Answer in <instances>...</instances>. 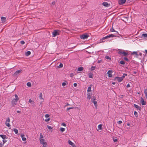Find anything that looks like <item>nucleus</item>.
<instances>
[{
  "label": "nucleus",
  "instance_id": "1",
  "mask_svg": "<svg viewBox=\"0 0 147 147\" xmlns=\"http://www.w3.org/2000/svg\"><path fill=\"white\" fill-rule=\"evenodd\" d=\"M15 98L12 100L11 101V104L13 106L16 105L19 100V98L17 95L15 94Z\"/></svg>",
  "mask_w": 147,
  "mask_h": 147
},
{
  "label": "nucleus",
  "instance_id": "2",
  "mask_svg": "<svg viewBox=\"0 0 147 147\" xmlns=\"http://www.w3.org/2000/svg\"><path fill=\"white\" fill-rule=\"evenodd\" d=\"M39 140L40 142V143L43 144V147H46L47 145V142H45V140L44 138H40L39 139Z\"/></svg>",
  "mask_w": 147,
  "mask_h": 147
},
{
  "label": "nucleus",
  "instance_id": "3",
  "mask_svg": "<svg viewBox=\"0 0 147 147\" xmlns=\"http://www.w3.org/2000/svg\"><path fill=\"white\" fill-rule=\"evenodd\" d=\"M61 32L60 30H55L52 32L53 36L55 37L57 35L59 34Z\"/></svg>",
  "mask_w": 147,
  "mask_h": 147
},
{
  "label": "nucleus",
  "instance_id": "4",
  "mask_svg": "<svg viewBox=\"0 0 147 147\" xmlns=\"http://www.w3.org/2000/svg\"><path fill=\"white\" fill-rule=\"evenodd\" d=\"M88 36H89L88 34H85L80 36V38L82 39H87Z\"/></svg>",
  "mask_w": 147,
  "mask_h": 147
},
{
  "label": "nucleus",
  "instance_id": "5",
  "mask_svg": "<svg viewBox=\"0 0 147 147\" xmlns=\"http://www.w3.org/2000/svg\"><path fill=\"white\" fill-rule=\"evenodd\" d=\"M10 119L9 117L7 118L5 123L6 125L8 127H10V125L9 124Z\"/></svg>",
  "mask_w": 147,
  "mask_h": 147
},
{
  "label": "nucleus",
  "instance_id": "6",
  "mask_svg": "<svg viewBox=\"0 0 147 147\" xmlns=\"http://www.w3.org/2000/svg\"><path fill=\"white\" fill-rule=\"evenodd\" d=\"M118 53L119 54H122L125 56H127L128 55L127 53L125 52L124 51H119L118 52Z\"/></svg>",
  "mask_w": 147,
  "mask_h": 147
},
{
  "label": "nucleus",
  "instance_id": "7",
  "mask_svg": "<svg viewBox=\"0 0 147 147\" xmlns=\"http://www.w3.org/2000/svg\"><path fill=\"white\" fill-rule=\"evenodd\" d=\"M108 38L107 37V36L103 37L100 40V43L104 42L105 41V39Z\"/></svg>",
  "mask_w": 147,
  "mask_h": 147
},
{
  "label": "nucleus",
  "instance_id": "8",
  "mask_svg": "<svg viewBox=\"0 0 147 147\" xmlns=\"http://www.w3.org/2000/svg\"><path fill=\"white\" fill-rule=\"evenodd\" d=\"M95 100V98H93L91 99L92 102L93 103L95 106L96 107L97 105V102L96 101H94Z\"/></svg>",
  "mask_w": 147,
  "mask_h": 147
},
{
  "label": "nucleus",
  "instance_id": "9",
  "mask_svg": "<svg viewBox=\"0 0 147 147\" xmlns=\"http://www.w3.org/2000/svg\"><path fill=\"white\" fill-rule=\"evenodd\" d=\"M115 80H117L119 82H120L123 80L121 77H116L115 78Z\"/></svg>",
  "mask_w": 147,
  "mask_h": 147
},
{
  "label": "nucleus",
  "instance_id": "10",
  "mask_svg": "<svg viewBox=\"0 0 147 147\" xmlns=\"http://www.w3.org/2000/svg\"><path fill=\"white\" fill-rule=\"evenodd\" d=\"M126 1V0H119V3L120 5L123 4Z\"/></svg>",
  "mask_w": 147,
  "mask_h": 147
},
{
  "label": "nucleus",
  "instance_id": "11",
  "mask_svg": "<svg viewBox=\"0 0 147 147\" xmlns=\"http://www.w3.org/2000/svg\"><path fill=\"white\" fill-rule=\"evenodd\" d=\"M141 102L142 105H144L146 104V102L144 101V99L142 97L141 98Z\"/></svg>",
  "mask_w": 147,
  "mask_h": 147
},
{
  "label": "nucleus",
  "instance_id": "12",
  "mask_svg": "<svg viewBox=\"0 0 147 147\" xmlns=\"http://www.w3.org/2000/svg\"><path fill=\"white\" fill-rule=\"evenodd\" d=\"M113 71L112 70H109L107 72V74H108V76L109 77H111L112 76V73Z\"/></svg>",
  "mask_w": 147,
  "mask_h": 147
},
{
  "label": "nucleus",
  "instance_id": "13",
  "mask_svg": "<svg viewBox=\"0 0 147 147\" xmlns=\"http://www.w3.org/2000/svg\"><path fill=\"white\" fill-rule=\"evenodd\" d=\"M102 4L106 7H108L110 6V4H109L107 2H104L102 3Z\"/></svg>",
  "mask_w": 147,
  "mask_h": 147
},
{
  "label": "nucleus",
  "instance_id": "14",
  "mask_svg": "<svg viewBox=\"0 0 147 147\" xmlns=\"http://www.w3.org/2000/svg\"><path fill=\"white\" fill-rule=\"evenodd\" d=\"M0 136L3 139H7V137L5 135H0Z\"/></svg>",
  "mask_w": 147,
  "mask_h": 147
},
{
  "label": "nucleus",
  "instance_id": "15",
  "mask_svg": "<svg viewBox=\"0 0 147 147\" xmlns=\"http://www.w3.org/2000/svg\"><path fill=\"white\" fill-rule=\"evenodd\" d=\"M22 71V70L21 69L16 71L14 73L15 75L16 76L18 75L20 73H21Z\"/></svg>",
  "mask_w": 147,
  "mask_h": 147
},
{
  "label": "nucleus",
  "instance_id": "16",
  "mask_svg": "<svg viewBox=\"0 0 147 147\" xmlns=\"http://www.w3.org/2000/svg\"><path fill=\"white\" fill-rule=\"evenodd\" d=\"M141 37L142 38H147V34H142Z\"/></svg>",
  "mask_w": 147,
  "mask_h": 147
},
{
  "label": "nucleus",
  "instance_id": "17",
  "mask_svg": "<svg viewBox=\"0 0 147 147\" xmlns=\"http://www.w3.org/2000/svg\"><path fill=\"white\" fill-rule=\"evenodd\" d=\"M1 20L3 23L4 22L6 21V18L5 17H1Z\"/></svg>",
  "mask_w": 147,
  "mask_h": 147
},
{
  "label": "nucleus",
  "instance_id": "18",
  "mask_svg": "<svg viewBox=\"0 0 147 147\" xmlns=\"http://www.w3.org/2000/svg\"><path fill=\"white\" fill-rule=\"evenodd\" d=\"M107 36L108 38H111V37H115L116 36L114 35V34H110V35H107Z\"/></svg>",
  "mask_w": 147,
  "mask_h": 147
},
{
  "label": "nucleus",
  "instance_id": "19",
  "mask_svg": "<svg viewBox=\"0 0 147 147\" xmlns=\"http://www.w3.org/2000/svg\"><path fill=\"white\" fill-rule=\"evenodd\" d=\"M30 54L31 52L29 51H28L25 53V55L27 56L29 55Z\"/></svg>",
  "mask_w": 147,
  "mask_h": 147
},
{
  "label": "nucleus",
  "instance_id": "20",
  "mask_svg": "<svg viewBox=\"0 0 147 147\" xmlns=\"http://www.w3.org/2000/svg\"><path fill=\"white\" fill-rule=\"evenodd\" d=\"M144 93L145 94V97L147 99V89H144Z\"/></svg>",
  "mask_w": 147,
  "mask_h": 147
},
{
  "label": "nucleus",
  "instance_id": "21",
  "mask_svg": "<svg viewBox=\"0 0 147 147\" xmlns=\"http://www.w3.org/2000/svg\"><path fill=\"white\" fill-rule=\"evenodd\" d=\"M83 67H79L78 69V71H81L83 70Z\"/></svg>",
  "mask_w": 147,
  "mask_h": 147
},
{
  "label": "nucleus",
  "instance_id": "22",
  "mask_svg": "<svg viewBox=\"0 0 147 147\" xmlns=\"http://www.w3.org/2000/svg\"><path fill=\"white\" fill-rule=\"evenodd\" d=\"M68 142H69V145L72 146L73 147L74 144L70 140H69L68 141Z\"/></svg>",
  "mask_w": 147,
  "mask_h": 147
},
{
  "label": "nucleus",
  "instance_id": "23",
  "mask_svg": "<svg viewBox=\"0 0 147 147\" xmlns=\"http://www.w3.org/2000/svg\"><path fill=\"white\" fill-rule=\"evenodd\" d=\"M131 54L133 55H135L136 56H138V53L137 52L134 51L131 53Z\"/></svg>",
  "mask_w": 147,
  "mask_h": 147
},
{
  "label": "nucleus",
  "instance_id": "24",
  "mask_svg": "<svg viewBox=\"0 0 147 147\" xmlns=\"http://www.w3.org/2000/svg\"><path fill=\"white\" fill-rule=\"evenodd\" d=\"M13 130L16 134H17L18 133V130L16 128H14Z\"/></svg>",
  "mask_w": 147,
  "mask_h": 147
},
{
  "label": "nucleus",
  "instance_id": "25",
  "mask_svg": "<svg viewBox=\"0 0 147 147\" xmlns=\"http://www.w3.org/2000/svg\"><path fill=\"white\" fill-rule=\"evenodd\" d=\"M89 77L90 78H92L93 76V75L91 73H89L88 74Z\"/></svg>",
  "mask_w": 147,
  "mask_h": 147
},
{
  "label": "nucleus",
  "instance_id": "26",
  "mask_svg": "<svg viewBox=\"0 0 147 147\" xmlns=\"http://www.w3.org/2000/svg\"><path fill=\"white\" fill-rule=\"evenodd\" d=\"M63 66V64L62 63H60L59 65L57 66L58 68H60L62 67Z\"/></svg>",
  "mask_w": 147,
  "mask_h": 147
},
{
  "label": "nucleus",
  "instance_id": "27",
  "mask_svg": "<svg viewBox=\"0 0 147 147\" xmlns=\"http://www.w3.org/2000/svg\"><path fill=\"white\" fill-rule=\"evenodd\" d=\"M127 74H123V76L121 77V78H122V79L123 80L124 78L125 77V76H127Z\"/></svg>",
  "mask_w": 147,
  "mask_h": 147
},
{
  "label": "nucleus",
  "instance_id": "28",
  "mask_svg": "<svg viewBox=\"0 0 147 147\" xmlns=\"http://www.w3.org/2000/svg\"><path fill=\"white\" fill-rule=\"evenodd\" d=\"M102 125L101 124H100L99 125H98V129H102Z\"/></svg>",
  "mask_w": 147,
  "mask_h": 147
},
{
  "label": "nucleus",
  "instance_id": "29",
  "mask_svg": "<svg viewBox=\"0 0 147 147\" xmlns=\"http://www.w3.org/2000/svg\"><path fill=\"white\" fill-rule=\"evenodd\" d=\"M42 94L41 92L39 94V98L40 99H42L43 98L42 97Z\"/></svg>",
  "mask_w": 147,
  "mask_h": 147
},
{
  "label": "nucleus",
  "instance_id": "30",
  "mask_svg": "<svg viewBox=\"0 0 147 147\" xmlns=\"http://www.w3.org/2000/svg\"><path fill=\"white\" fill-rule=\"evenodd\" d=\"M91 91V87L90 86H89L88 87L87 89V91L88 92H90Z\"/></svg>",
  "mask_w": 147,
  "mask_h": 147
},
{
  "label": "nucleus",
  "instance_id": "31",
  "mask_svg": "<svg viewBox=\"0 0 147 147\" xmlns=\"http://www.w3.org/2000/svg\"><path fill=\"white\" fill-rule=\"evenodd\" d=\"M60 130L62 132L64 131L65 130V129L64 128L61 127L60 128Z\"/></svg>",
  "mask_w": 147,
  "mask_h": 147
},
{
  "label": "nucleus",
  "instance_id": "32",
  "mask_svg": "<svg viewBox=\"0 0 147 147\" xmlns=\"http://www.w3.org/2000/svg\"><path fill=\"white\" fill-rule=\"evenodd\" d=\"M134 107L137 109H140V107L138 105L136 104H134Z\"/></svg>",
  "mask_w": 147,
  "mask_h": 147
},
{
  "label": "nucleus",
  "instance_id": "33",
  "mask_svg": "<svg viewBox=\"0 0 147 147\" xmlns=\"http://www.w3.org/2000/svg\"><path fill=\"white\" fill-rule=\"evenodd\" d=\"M119 63L122 65H124L125 64V62L123 61H121L119 62Z\"/></svg>",
  "mask_w": 147,
  "mask_h": 147
},
{
  "label": "nucleus",
  "instance_id": "34",
  "mask_svg": "<svg viewBox=\"0 0 147 147\" xmlns=\"http://www.w3.org/2000/svg\"><path fill=\"white\" fill-rule=\"evenodd\" d=\"M27 85L29 87H30L31 86V84L30 82H28L27 83Z\"/></svg>",
  "mask_w": 147,
  "mask_h": 147
},
{
  "label": "nucleus",
  "instance_id": "35",
  "mask_svg": "<svg viewBox=\"0 0 147 147\" xmlns=\"http://www.w3.org/2000/svg\"><path fill=\"white\" fill-rule=\"evenodd\" d=\"M40 138H39V139L43 138V136L42 133L40 134Z\"/></svg>",
  "mask_w": 147,
  "mask_h": 147
},
{
  "label": "nucleus",
  "instance_id": "36",
  "mask_svg": "<svg viewBox=\"0 0 147 147\" xmlns=\"http://www.w3.org/2000/svg\"><path fill=\"white\" fill-rule=\"evenodd\" d=\"M96 66H92L91 67V69L92 70H94Z\"/></svg>",
  "mask_w": 147,
  "mask_h": 147
},
{
  "label": "nucleus",
  "instance_id": "37",
  "mask_svg": "<svg viewBox=\"0 0 147 147\" xmlns=\"http://www.w3.org/2000/svg\"><path fill=\"white\" fill-rule=\"evenodd\" d=\"M47 126L48 128V129H51L53 128L51 126H49L48 125H47Z\"/></svg>",
  "mask_w": 147,
  "mask_h": 147
},
{
  "label": "nucleus",
  "instance_id": "38",
  "mask_svg": "<svg viewBox=\"0 0 147 147\" xmlns=\"http://www.w3.org/2000/svg\"><path fill=\"white\" fill-rule=\"evenodd\" d=\"M124 59L126 61L128 62L129 61V59L127 58L126 57H124Z\"/></svg>",
  "mask_w": 147,
  "mask_h": 147
},
{
  "label": "nucleus",
  "instance_id": "39",
  "mask_svg": "<svg viewBox=\"0 0 147 147\" xmlns=\"http://www.w3.org/2000/svg\"><path fill=\"white\" fill-rule=\"evenodd\" d=\"M50 119L49 118L47 119H45V121L46 122H48L50 121Z\"/></svg>",
  "mask_w": 147,
  "mask_h": 147
},
{
  "label": "nucleus",
  "instance_id": "40",
  "mask_svg": "<svg viewBox=\"0 0 147 147\" xmlns=\"http://www.w3.org/2000/svg\"><path fill=\"white\" fill-rule=\"evenodd\" d=\"M105 58L107 59H111V58H110V57L107 56H105Z\"/></svg>",
  "mask_w": 147,
  "mask_h": 147
},
{
  "label": "nucleus",
  "instance_id": "41",
  "mask_svg": "<svg viewBox=\"0 0 147 147\" xmlns=\"http://www.w3.org/2000/svg\"><path fill=\"white\" fill-rule=\"evenodd\" d=\"M62 85L63 86H65L66 85V84L65 82H63L62 83Z\"/></svg>",
  "mask_w": 147,
  "mask_h": 147
},
{
  "label": "nucleus",
  "instance_id": "42",
  "mask_svg": "<svg viewBox=\"0 0 147 147\" xmlns=\"http://www.w3.org/2000/svg\"><path fill=\"white\" fill-rule=\"evenodd\" d=\"M91 98V96L89 94L88 95L87 98H88L89 99H90Z\"/></svg>",
  "mask_w": 147,
  "mask_h": 147
},
{
  "label": "nucleus",
  "instance_id": "43",
  "mask_svg": "<svg viewBox=\"0 0 147 147\" xmlns=\"http://www.w3.org/2000/svg\"><path fill=\"white\" fill-rule=\"evenodd\" d=\"M74 108V107H69V108H67V110L68 111L70 109H73V108Z\"/></svg>",
  "mask_w": 147,
  "mask_h": 147
},
{
  "label": "nucleus",
  "instance_id": "44",
  "mask_svg": "<svg viewBox=\"0 0 147 147\" xmlns=\"http://www.w3.org/2000/svg\"><path fill=\"white\" fill-rule=\"evenodd\" d=\"M50 115H49L47 114H46L45 115V117L46 118L49 117Z\"/></svg>",
  "mask_w": 147,
  "mask_h": 147
},
{
  "label": "nucleus",
  "instance_id": "45",
  "mask_svg": "<svg viewBox=\"0 0 147 147\" xmlns=\"http://www.w3.org/2000/svg\"><path fill=\"white\" fill-rule=\"evenodd\" d=\"M20 43L22 45H23L25 43V42L24 41H21L20 42Z\"/></svg>",
  "mask_w": 147,
  "mask_h": 147
},
{
  "label": "nucleus",
  "instance_id": "46",
  "mask_svg": "<svg viewBox=\"0 0 147 147\" xmlns=\"http://www.w3.org/2000/svg\"><path fill=\"white\" fill-rule=\"evenodd\" d=\"M61 125L65 127L66 126L65 124L64 123H62L61 124Z\"/></svg>",
  "mask_w": 147,
  "mask_h": 147
},
{
  "label": "nucleus",
  "instance_id": "47",
  "mask_svg": "<svg viewBox=\"0 0 147 147\" xmlns=\"http://www.w3.org/2000/svg\"><path fill=\"white\" fill-rule=\"evenodd\" d=\"M24 136H25L23 134H21L20 135V136H21V138H24Z\"/></svg>",
  "mask_w": 147,
  "mask_h": 147
},
{
  "label": "nucleus",
  "instance_id": "48",
  "mask_svg": "<svg viewBox=\"0 0 147 147\" xmlns=\"http://www.w3.org/2000/svg\"><path fill=\"white\" fill-rule=\"evenodd\" d=\"M22 140L23 141H25V140H26V138H25V137H24V138H22Z\"/></svg>",
  "mask_w": 147,
  "mask_h": 147
},
{
  "label": "nucleus",
  "instance_id": "49",
  "mask_svg": "<svg viewBox=\"0 0 147 147\" xmlns=\"http://www.w3.org/2000/svg\"><path fill=\"white\" fill-rule=\"evenodd\" d=\"M110 31L111 32H115V31L114 29L113 28H112V29H111L110 30Z\"/></svg>",
  "mask_w": 147,
  "mask_h": 147
},
{
  "label": "nucleus",
  "instance_id": "50",
  "mask_svg": "<svg viewBox=\"0 0 147 147\" xmlns=\"http://www.w3.org/2000/svg\"><path fill=\"white\" fill-rule=\"evenodd\" d=\"M134 114L135 116H136L138 115V113L137 112L135 111L134 112Z\"/></svg>",
  "mask_w": 147,
  "mask_h": 147
},
{
  "label": "nucleus",
  "instance_id": "51",
  "mask_svg": "<svg viewBox=\"0 0 147 147\" xmlns=\"http://www.w3.org/2000/svg\"><path fill=\"white\" fill-rule=\"evenodd\" d=\"M7 141L6 140H3V144L7 142Z\"/></svg>",
  "mask_w": 147,
  "mask_h": 147
},
{
  "label": "nucleus",
  "instance_id": "52",
  "mask_svg": "<svg viewBox=\"0 0 147 147\" xmlns=\"http://www.w3.org/2000/svg\"><path fill=\"white\" fill-rule=\"evenodd\" d=\"M118 124H120L122 123V121H119L117 122Z\"/></svg>",
  "mask_w": 147,
  "mask_h": 147
},
{
  "label": "nucleus",
  "instance_id": "53",
  "mask_svg": "<svg viewBox=\"0 0 147 147\" xmlns=\"http://www.w3.org/2000/svg\"><path fill=\"white\" fill-rule=\"evenodd\" d=\"M77 85V83H75L74 84V86L75 87H76Z\"/></svg>",
  "mask_w": 147,
  "mask_h": 147
},
{
  "label": "nucleus",
  "instance_id": "54",
  "mask_svg": "<svg viewBox=\"0 0 147 147\" xmlns=\"http://www.w3.org/2000/svg\"><path fill=\"white\" fill-rule=\"evenodd\" d=\"M127 88H129V87H130V84L128 83L127 85Z\"/></svg>",
  "mask_w": 147,
  "mask_h": 147
},
{
  "label": "nucleus",
  "instance_id": "55",
  "mask_svg": "<svg viewBox=\"0 0 147 147\" xmlns=\"http://www.w3.org/2000/svg\"><path fill=\"white\" fill-rule=\"evenodd\" d=\"M115 33H114V34H118V32L117 31H115Z\"/></svg>",
  "mask_w": 147,
  "mask_h": 147
},
{
  "label": "nucleus",
  "instance_id": "56",
  "mask_svg": "<svg viewBox=\"0 0 147 147\" xmlns=\"http://www.w3.org/2000/svg\"><path fill=\"white\" fill-rule=\"evenodd\" d=\"M32 102V100H31V99H30L29 100V102H30V103H31V102Z\"/></svg>",
  "mask_w": 147,
  "mask_h": 147
},
{
  "label": "nucleus",
  "instance_id": "57",
  "mask_svg": "<svg viewBox=\"0 0 147 147\" xmlns=\"http://www.w3.org/2000/svg\"><path fill=\"white\" fill-rule=\"evenodd\" d=\"M113 141L114 142H116L117 141V139H114L113 140Z\"/></svg>",
  "mask_w": 147,
  "mask_h": 147
},
{
  "label": "nucleus",
  "instance_id": "58",
  "mask_svg": "<svg viewBox=\"0 0 147 147\" xmlns=\"http://www.w3.org/2000/svg\"><path fill=\"white\" fill-rule=\"evenodd\" d=\"M17 113H21V111H17Z\"/></svg>",
  "mask_w": 147,
  "mask_h": 147
},
{
  "label": "nucleus",
  "instance_id": "59",
  "mask_svg": "<svg viewBox=\"0 0 147 147\" xmlns=\"http://www.w3.org/2000/svg\"><path fill=\"white\" fill-rule=\"evenodd\" d=\"M3 144L2 143H0V147H2Z\"/></svg>",
  "mask_w": 147,
  "mask_h": 147
},
{
  "label": "nucleus",
  "instance_id": "60",
  "mask_svg": "<svg viewBox=\"0 0 147 147\" xmlns=\"http://www.w3.org/2000/svg\"><path fill=\"white\" fill-rule=\"evenodd\" d=\"M52 4L53 5H54L55 4V1H53V2L52 3Z\"/></svg>",
  "mask_w": 147,
  "mask_h": 147
},
{
  "label": "nucleus",
  "instance_id": "61",
  "mask_svg": "<svg viewBox=\"0 0 147 147\" xmlns=\"http://www.w3.org/2000/svg\"><path fill=\"white\" fill-rule=\"evenodd\" d=\"M138 55H140V56H141L142 55V54L141 53H139V54H138Z\"/></svg>",
  "mask_w": 147,
  "mask_h": 147
},
{
  "label": "nucleus",
  "instance_id": "62",
  "mask_svg": "<svg viewBox=\"0 0 147 147\" xmlns=\"http://www.w3.org/2000/svg\"><path fill=\"white\" fill-rule=\"evenodd\" d=\"M101 60H98V63H100L101 62Z\"/></svg>",
  "mask_w": 147,
  "mask_h": 147
},
{
  "label": "nucleus",
  "instance_id": "63",
  "mask_svg": "<svg viewBox=\"0 0 147 147\" xmlns=\"http://www.w3.org/2000/svg\"><path fill=\"white\" fill-rule=\"evenodd\" d=\"M73 74L71 73L70 74V76H73Z\"/></svg>",
  "mask_w": 147,
  "mask_h": 147
},
{
  "label": "nucleus",
  "instance_id": "64",
  "mask_svg": "<svg viewBox=\"0 0 147 147\" xmlns=\"http://www.w3.org/2000/svg\"><path fill=\"white\" fill-rule=\"evenodd\" d=\"M146 53L147 54V50H145Z\"/></svg>",
  "mask_w": 147,
  "mask_h": 147
}]
</instances>
